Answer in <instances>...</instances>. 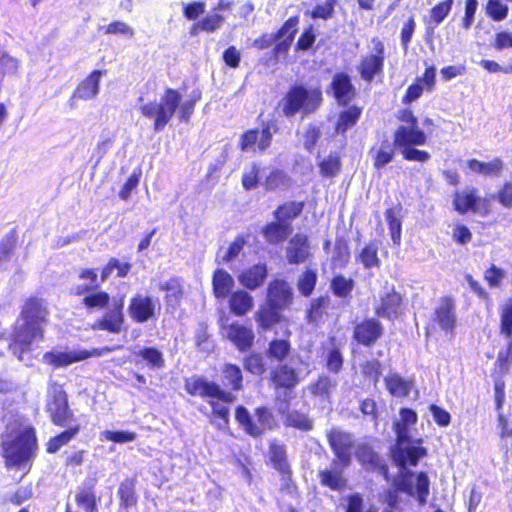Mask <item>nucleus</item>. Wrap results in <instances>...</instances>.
Here are the masks:
<instances>
[{"label": "nucleus", "mask_w": 512, "mask_h": 512, "mask_svg": "<svg viewBox=\"0 0 512 512\" xmlns=\"http://www.w3.org/2000/svg\"><path fill=\"white\" fill-rule=\"evenodd\" d=\"M310 243L307 235L294 234L288 241L285 257L290 265H300L311 258Z\"/></svg>", "instance_id": "obj_27"}, {"label": "nucleus", "mask_w": 512, "mask_h": 512, "mask_svg": "<svg viewBox=\"0 0 512 512\" xmlns=\"http://www.w3.org/2000/svg\"><path fill=\"white\" fill-rule=\"evenodd\" d=\"M242 364L246 372L254 376H262L267 371L265 360L261 353L253 351L245 355Z\"/></svg>", "instance_id": "obj_56"}, {"label": "nucleus", "mask_w": 512, "mask_h": 512, "mask_svg": "<svg viewBox=\"0 0 512 512\" xmlns=\"http://www.w3.org/2000/svg\"><path fill=\"white\" fill-rule=\"evenodd\" d=\"M323 102V92L320 85L306 86L304 84L291 85L280 102L282 114L292 118L301 113L307 116L315 113Z\"/></svg>", "instance_id": "obj_5"}, {"label": "nucleus", "mask_w": 512, "mask_h": 512, "mask_svg": "<svg viewBox=\"0 0 512 512\" xmlns=\"http://www.w3.org/2000/svg\"><path fill=\"white\" fill-rule=\"evenodd\" d=\"M427 456V449L423 446V439H412L411 436H399L395 438L391 457L400 469L408 466H417L420 459Z\"/></svg>", "instance_id": "obj_11"}, {"label": "nucleus", "mask_w": 512, "mask_h": 512, "mask_svg": "<svg viewBox=\"0 0 512 512\" xmlns=\"http://www.w3.org/2000/svg\"><path fill=\"white\" fill-rule=\"evenodd\" d=\"M2 440V450L7 467H25L32 452V430L30 427L10 428Z\"/></svg>", "instance_id": "obj_6"}, {"label": "nucleus", "mask_w": 512, "mask_h": 512, "mask_svg": "<svg viewBox=\"0 0 512 512\" xmlns=\"http://www.w3.org/2000/svg\"><path fill=\"white\" fill-rule=\"evenodd\" d=\"M93 330L119 334L125 330L124 298L115 299L112 305L92 325Z\"/></svg>", "instance_id": "obj_19"}, {"label": "nucleus", "mask_w": 512, "mask_h": 512, "mask_svg": "<svg viewBox=\"0 0 512 512\" xmlns=\"http://www.w3.org/2000/svg\"><path fill=\"white\" fill-rule=\"evenodd\" d=\"M329 87L334 99L342 106H347L357 96V91L351 77L345 72L334 74Z\"/></svg>", "instance_id": "obj_28"}, {"label": "nucleus", "mask_w": 512, "mask_h": 512, "mask_svg": "<svg viewBox=\"0 0 512 512\" xmlns=\"http://www.w3.org/2000/svg\"><path fill=\"white\" fill-rule=\"evenodd\" d=\"M293 232V226L274 219L261 228V235L268 245L278 246L284 243Z\"/></svg>", "instance_id": "obj_30"}, {"label": "nucleus", "mask_w": 512, "mask_h": 512, "mask_svg": "<svg viewBox=\"0 0 512 512\" xmlns=\"http://www.w3.org/2000/svg\"><path fill=\"white\" fill-rule=\"evenodd\" d=\"M273 133L269 123H264L261 130L251 128L244 131L238 141L241 151L265 152L272 144Z\"/></svg>", "instance_id": "obj_21"}, {"label": "nucleus", "mask_w": 512, "mask_h": 512, "mask_svg": "<svg viewBox=\"0 0 512 512\" xmlns=\"http://www.w3.org/2000/svg\"><path fill=\"white\" fill-rule=\"evenodd\" d=\"M304 207V201H286L279 204L273 211L272 215L274 219L292 226L293 221L302 214Z\"/></svg>", "instance_id": "obj_43"}, {"label": "nucleus", "mask_w": 512, "mask_h": 512, "mask_svg": "<svg viewBox=\"0 0 512 512\" xmlns=\"http://www.w3.org/2000/svg\"><path fill=\"white\" fill-rule=\"evenodd\" d=\"M453 3L454 0H443L438 2L430 9L427 23L431 25L432 28H436L440 25L451 12Z\"/></svg>", "instance_id": "obj_58"}, {"label": "nucleus", "mask_w": 512, "mask_h": 512, "mask_svg": "<svg viewBox=\"0 0 512 512\" xmlns=\"http://www.w3.org/2000/svg\"><path fill=\"white\" fill-rule=\"evenodd\" d=\"M433 321L446 333L453 334L457 317L455 300L452 296L445 295L440 298L433 312Z\"/></svg>", "instance_id": "obj_26"}, {"label": "nucleus", "mask_w": 512, "mask_h": 512, "mask_svg": "<svg viewBox=\"0 0 512 512\" xmlns=\"http://www.w3.org/2000/svg\"><path fill=\"white\" fill-rule=\"evenodd\" d=\"M290 334V332H286L285 338H273L268 342L265 349L267 359L278 365L284 364L292 352V343L289 340Z\"/></svg>", "instance_id": "obj_36"}, {"label": "nucleus", "mask_w": 512, "mask_h": 512, "mask_svg": "<svg viewBox=\"0 0 512 512\" xmlns=\"http://www.w3.org/2000/svg\"><path fill=\"white\" fill-rule=\"evenodd\" d=\"M268 459L271 467L281 474L285 481L286 488L295 489V485L292 483V469L288 460L285 444L276 439L269 441Z\"/></svg>", "instance_id": "obj_24"}, {"label": "nucleus", "mask_w": 512, "mask_h": 512, "mask_svg": "<svg viewBox=\"0 0 512 512\" xmlns=\"http://www.w3.org/2000/svg\"><path fill=\"white\" fill-rule=\"evenodd\" d=\"M104 71L93 70L84 79H82L75 87L72 98L79 100H91L99 93L100 80Z\"/></svg>", "instance_id": "obj_31"}, {"label": "nucleus", "mask_w": 512, "mask_h": 512, "mask_svg": "<svg viewBox=\"0 0 512 512\" xmlns=\"http://www.w3.org/2000/svg\"><path fill=\"white\" fill-rule=\"evenodd\" d=\"M413 473L406 471L402 473L395 484L396 490L409 496L415 497L419 505H425L430 494V480L426 472L420 471L415 474V485L410 478Z\"/></svg>", "instance_id": "obj_17"}, {"label": "nucleus", "mask_w": 512, "mask_h": 512, "mask_svg": "<svg viewBox=\"0 0 512 512\" xmlns=\"http://www.w3.org/2000/svg\"><path fill=\"white\" fill-rule=\"evenodd\" d=\"M294 299L292 285L285 278L273 277L267 284L264 303L254 314L258 331L265 333L287 322L283 312L291 308Z\"/></svg>", "instance_id": "obj_3"}, {"label": "nucleus", "mask_w": 512, "mask_h": 512, "mask_svg": "<svg viewBox=\"0 0 512 512\" xmlns=\"http://www.w3.org/2000/svg\"><path fill=\"white\" fill-rule=\"evenodd\" d=\"M221 379L228 392H238L244 387V376L241 368L235 363H225L221 367Z\"/></svg>", "instance_id": "obj_45"}, {"label": "nucleus", "mask_w": 512, "mask_h": 512, "mask_svg": "<svg viewBox=\"0 0 512 512\" xmlns=\"http://www.w3.org/2000/svg\"><path fill=\"white\" fill-rule=\"evenodd\" d=\"M268 277V267L265 263H256L244 269L238 275L240 284L250 290L254 291L260 288Z\"/></svg>", "instance_id": "obj_32"}, {"label": "nucleus", "mask_w": 512, "mask_h": 512, "mask_svg": "<svg viewBox=\"0 0 512 512\" xmlns=\"http://www.w3.org/2000/svg\"><path fill=\"white\" fill-rule=\"evenodd\" d=\"M326 438L335 456L334 462H339L342 468L350 466L352 461L351 450L354 447L353 435L350 432L333 427L326 432Z\"/></svg>", "instance_id": "obj_15"}, {"label": "nucleus", "mask_w": 512, "mask_h": 512, "mask_svg": "<svg viewBox=\"0 0 512 512\" xmlns=\"http://www.w3.org/2000/svg\"><path fill=\"white\" fill-rule=\"evenodd\" d=\"M336 387V379L326 374H320L308 385V391L312 396L320 399L321 401L330 403Z\"/></svg>", "instance_id": "obj_40"}, {"label": "nucleus", "mask_w": 512, "mask_h": 512, "mask_svg": "<svg viewBox=\"0 0 512 512\" xmlns=\"http://www.w3.org/2000/svg\"><path fill=\"white\" fill-rule=\"evenodd\" d=\"M79 279L88 280L89 284L77 285L73 294L76 296L84 295L82 304L88 310H101L106 308L110 301L111 296L105 290H97L99 287L98 275L93 268H83L80 270Z\"/></svg>", "instance_id": "obj_9"}, {"label": "nucleus", "mask_w": 512, "mask_h": 512, "mask_svg": "<svg viewBox=\"0 0 512 512\" xmlns=\"http://www.w3.org/2000/svg\"><path fill=\"white\" fill-rule=\"evenodd\" d=\"M201 95H192L182 102V95L175 88L166 87L160 97V101L147 102L139 107L140 113L153 121V131L160 132L165 129L175 113L180 122L188 123L195 111V105Z\"/></svg>", "instance_id": "obj_2"}, {"label": "nucleus", "mask_w": 512, "mask_h": 512, "mask_svg": "<svg viewBox=\"0 0 512 512\" xmlns=\"http://www.w3.org/2000/svg\"><path fill=\"white\" fill-rule=\"evenodd\" d=\"M317 476L320 484L331 490L340 491L347 485L341 469H323L318 471Z\"/></svg>", "instance_id": "obj_50"}, {"label": "nucleus", "mask_w": 512, "mask_h": 512, "mask_svg": "<svg viewBox=\"0 0 512 512\" xmlns=\"http://www.w3.org/2000/svg\"><path fill=\"white\" fill-rule=\"evenodd\" d=\"M137 355L147 363L150 369H162L165 366L162 353L155 347H144Z\"/></svg>", "instance_id": "obj_61"}, {"label": "nucleus", "mask_w": 512, "mask_h": 512, "mask_svg": "<svg viewBox=\"0 0 512 512\" xmlns=\"http://www.w3.org/2000/svg\"><path fill=\"white\" fill-rule=\"evenodd\" d=\"M373 54L365 55L361 58L357 72L362 80L367 83L374 81L375 77H382L384 73L385 47L381 40L373 39Z\"/></svg>", "instance_id": "obj_13"}, {"label": "nucleus", "mask_w": 512, "mask_h": 512, "mask_svg": "<svg viewBox=\"0 0 512 512\" xmlns=\"http://www.w3.org/2000/svg\"><path fill=\"white\" fill-rule=\"evenodd\" d=\"M45 410L52 424L65 427L75 422V415L69 406V397L62 384L50 381L47 389Z\"/></svg>", "instance_id": "obj_8"}, {"label": "nucleus", "mask_w": 512, "mask_h": 512, "mask_svg": "<svg viewBox=\"0 0 512 512\" xmlns=\"http://www.w3.org/2000/svg\"><path fill=\"white\" fill-rule=\"evenodd\" d=\"M404 296L398 292L394 285L384 287L379 296V303L375 307V315L387 320H396L404 312Z\"/></svg>", "instance_id": "obj_18"}, {"label": "nucleus", "mask_w": 512, "mask_h": 512, "mask_svg": "<svg viewBox=\"0 0 512 512\" xmlns=\"http://www.w3.org/2000/svg\"><path fill=\"white\" fill-rule=\"evenodd\" d=\"M329 304L330 299L327 295L312 299L305 310L306 322L315 326L323 323L328 316Z\"/></svg>", "instance_id": "obj_41"}, {"label": "nucleus", "mask_w": 512, "mask_h": 512, "mask_svg": "<svg viewBox=\"0 0 512 512\" xmlns=\"http://www.w3.org/2000/svg\"><path fill=\"white\" fill-rule=\"evenodd\" d=\"M289 175L282 169H272L266 176L264 186L266 190L274 191L290 184Z\"/></svg>", "instance_id": "obj_60"}, {"label": "nucleus", "mask_w": 512, "mask_h": 512, "mask_svg": "<svg viewBox=\"0 0 512 512\" xmlns=\"http://www.w3.org/2000/svg\"><path fill=\"white\" fill-rule=\"evenodd\" d=\"M499 334L512 341V298L507 299L499 308Z\"/></svg>", "instance_id": "obj_53"}, {"label": "nucleus", "mask_w": 512, "mask_h": 512, "mask_svg": "<svg viewBox=\"0 0 512 512\" xmlns=\"http://www.w3.org/2000/svg\"><path fill=\"white\" fill-rule=\"evenodd\" d=\"M402 210L401 204L398 203L396 207L388 208L385 213V220L387 222L390 236L394 244L399 245L401 241L402 223L400 219V212Z\"/></svg>", "instance_id": "obj_51"}, {"label": "nucleus", "mask_w": 512, "mask_h": 512, "mask_svg": "<svg viewBox=\"0 0 512 512\" xmlns=\"http://www.w3.org/2000/svg\"><path fill=\"white\" fill-rule=\"evenodd\" d=\"M351 259L349 239L343 236L336 237L331 257V268L342 269L347 267Z\"/></svg>", "instance_id": "obj_46"}, {"label": "nucleus", "mask_w": 512, "mask_h": 512, "mask_svg": "<svg viewBox=\"0 0 512 512\" xmlns=\"http://www.w3.org/2000/svg\"><path fill=\"white\" fill-rule=\"evenodd\" d=\"M299 25V16L294 15L289 17L281 27L274 33L275 38L278 40L274 47V52L278 53H286L288 52L293 40L294 36L298 30Z\"/></svg>", "instance_id": "obj_34"}, {"label": "nucleus", "mask_w": 512, "mask_h": 512, "mask_svg": "<svg viewBox=\"0 0 512 512\" xmlns=\"http://www.w3.org/2000/svg\"><path fill=\"white\" fill-rule=\"evenodd\" d=\"M362 112L363 108L358 105H350L339 111L337 120L334 123V133L336 135L345 136L349 130L358 124Z\"/></svg>", "instance_id": "obj_35"}, {"label": "nucleus", "mask_w": 512, "mask_h": 512, "mask_svg": "<svg viewBox=\"0 0 512 512\" xmlns=\"http://www.w3.org/2000/svg\"><path fill=\"white\" fill-rule=\"evenodd\" d=\"M136 485L137 479L135 477H127L119 483L117 498L120 510L128 511L138 507L139 495Z\"/></svg>", "instance_id": "obj_33"}, {"label": "nucleus", "mask_w": 512, "mask_h": 512, "mask_svg": "<svg viewBox=\"0 0 512 512\" xmlns=\"http://www.w3.org/2000/svg\"><path fill=\"white\" fill-rule=\"evenodd\" d=\"M322 178H335L341 173L342 160L337 152H331L317 163Z\"/></svg>", "instance_id": "obj_48"}, {"label": "nucleus", "mask_w": 512, "mask_h": 512, "mask_svg": "<svg viewBox=\"0 0 512 512\" xmlns=\"http://www.w3.org/2000/svg\"><path fill=\"white\" fill-rule=\"evenodd\" d=\"M384 381L388 392L397 398L407 397L414 385L412 379H405L396 373L389 374Z\"/></svg>", "instance_id": "obj_47"}, {"label": "nucleus", "mask_w": 512, "mask_h": 512, "mask_svg": "<svg viewBox=\"0 0 512 512\" xmlns=\"http://www.w3.org/2000/svg\"><path fill=\"white\" fill-rule=\"evenodd\" d=\"M31 339H32V309L27 303L23 308V311L15 323L14 328V339L10 348L18 359L30 366L32 361V350H31Z\"/></svg>", "instance_id": "obj_10"}, {"label": "nucleus", "mask_w": 512, "mask_h": 512, "mask_svg": "<svg viewBox=\"0 0 512 512\" xmlns=\"http://www.w3.org/2000/svg\"><path fill=\"white\" fill-rule=\"evenodd\" d=\"M355 458L366 472H378L385 480L389 479V467L386 461L371 444H358L355 449Z\"/></svg>", "instance_id": "obj_23"}, {"label": "nucleus", "mask_w": 512, "mask_h": 512, "mask_svg": "<svg viewBox=\"0 0 512 512\" xmlns=\"http://www.w3.org/2000/svg\"><path fill=\"white\" fill-rule=\"evenodd\" d=\"M485 12L489 18L499 22L507 17L509 8L506 4H503L501 0H488L485 6Z\"/></svg>", "instance_id": "obj_63"}, {"label": "nucleus", "mask_w": 512, "mask_h": 512, "mask_svg": "<svg viewBox=\"0 0 512 512\" xmlns=\"http://www.w3.org/2000/svg\"><path fill=\"white\" fill-rule=\"evenodd\" d=\"M184 389L190 396H200L207 399L211 407L212 423L218 428H227L230 421V410L227 406L219 405L218 402L232 403L235 396L221 388L213 381H207L202 377H190L185 379Z\"/></svg>", "instance_id": "obj_4"}, {"label": "nucleus", "mask_w": 512, "mask_h": 512, "mask_svg": "<svg viewBox=\"0 0 512 512\" xmlns=\"http://www.w3.org/2000/svg\"><path fill=\"white\" fill-rule=\"evenodd\" d=\"M159 309L157 300L153 296L136 293L129 299L127 312L134 323L142 324L155 320Z\"/></svg>", "instance_id": "obj_14"}, {"label": "nucleus", "mask_w": 512, "mask_h": 512, "mask_svg": "<svg viewBox=\"0 0 512 512\" xmlns=\"http://www.w3.org/2000/svg\"><path fill=\"white\" fill-rule=\"evenodd\" d=\"M233 277L224 269L218 268L212 275V293L218 300L228 298L234 291Z\"/></svg>", "instance_id": "obj_42"}, {"label": "nucleus", "mask_w": 512, "mask_h": 512, "mask_svg": "<svg viewBox=\"0 0 512 512\" xmlns=\"http://www.w3.org/2000/svg\"><path fill=\"white\" fill-rule=\"evenodd\" d=\"M481 201L482 199L479 196L478 189L470 187L463 191H455L452 204L455 211L464 215L468 212L477 213Z\"/></svg>", "instance_id": "obj_29"}, {"label": "nucleus", "mask_w": 512, "mask_h": 512, "mask_svg": "<svg viewBox=\"0 0 512 512\" xmlns=\"http://www.w3.org/2000/svg\"><path fill=\"white\" fill-rule=\"evenodd\" d=\"M435 85L436 68L433 65H430L425 68L421 76L416 77L414 82L407 87L401 98L402 104L409 105L413 103L422 96L424 89L431 92L435 89Z\"/></svg>", "instance_id": "obj_25"}, {"label": "nucleus", "mask_w": 512, "mask_h": 512, "mask_svg": "<svg viewBox=\"0 0 512 512\" xmlns=\"http://www.w3.org/2000/svg\"><path fill=\"white\" fill-rule=\"evenodd\" d=\"M301 380L297 368L287 363L279 364L269 372L268 381L272 388L278 392L292 393Z\"/></svg>", "instance_id": "obj_22"}, {"label": "nucleus", "mask_w": 512, "mask_h": 512, "mask_svg": "<svg viewBox=\"0 0 512 512\" xmlns=\"http://www.w3.org/2000/svg\"><path fill=\"white\" fill-rule=\"evenodd\" d=\"M318 282V274L315 269L306 268L298 276L296 281V287L299 294L305 298L310 297Z\"/></svg>", "instance_id": "obj_52"}, {"label": "nucleus", "mask_w": 512, "mask_h": 512, "mask_svg": "<svg viewBox=\"0 0 512 512\" xmlns=\"http://www.w3.org/2000/svg\"><path fill=\"white\" fill-rule=\"evenodd\" d=\"M385 328L376 317H364L352 328V341L359 347L372 348L383 337Z\"/></svg>", "instance_id": "obj_12"}, {"label": "nucleus", "mask_w": 512, "mask_h": 512, "mask_svg": "<svg viewBox=\"0 0 512 512\" xmlns=\"http://www.w3.org/2000/svg\"><path fill=\"white\" fill-rule=\"evenodd\" d=\"M494 366V370L500 377L510 372L512 367V341H507L505 348L498 352Z\"/></svg>", "instance_id": "obj_59"}, {"label": "nucleus", "mask_w": 512, "mask_h": 512, "mask_svg": "<svg viewBox=\"0 0 512 512\" xmlns=\"http://www.w3.org/2000/svg\"><path fill=\"white\" fill-rule=\"evenodd\" d=\"M355 259L364 269L380 268L379 243L377 240L367 242L355 255Z\"/></svg>", "instance_id": "obj_44"}, {"label": "nucleus", "mask_w": 512, "mask_h": 512, "mask_svg": "<svg viewBox=\"0 0 512 512\" xmlns=\"http://www.w3.org/2000/svg\"><path fill=\"white\" fill-rule=\"evenodd\" d=\"M400 419L393 423V430L396 437L410 436L409 426L415 425L418 421L417 413L411 408H401L399 411Z\"/></svg>", "instance_id": "obj_55"}, {"label": "nucleus", "mask_w": 512, "mask_h": 512, "mask_svg": "<svg viewBox=\"0 0 512 512\" xmlns=\"http://www.w3.org/2000/svg\"><path fill=\"white\" fill-rule=\"evenodd\" d=\"M142 171L140 168L135 169L121 186L118 196L122 200H128L132 192L137 188L140 182Z\"/></svg>", "instance_id": "obj_64"}, {"label": "nucleus", "mask_w": 512, "mask_h": 512, "mask_svg": "<svg viewBox=\"0 0 512 512\" xmlns=\"http://www.w3.org/2000/svg\"><path fill=\"white\" fill-rule=\"evenodd\" d=\"M96 479H90L81 487L75 496L76 505L85 512H98L100 498L96 495Z\"/></svg>", "instance_id": "obj_39"}, {"label": "nucleus", "mask_w": 512, "mask_h": 512, "mask_svg": "<svg viewBox=\"0 0 512 512\" xmlns=\"http://www.w3.org/2000/svg\"><path fill=\"white\" fill-rule=\"evenodd\" d=\"M160 290L166 291L165 300L169 302L174 300L179 302L183 295L182 286L179 277L173 276L168 281L160 285Z\"/></svg>", "instance_id": "obj_62"}, {"label": "nucleus", "mask_w": 512, "mask_h": 512, "mask_svg": "<svg viewBox=\"0 0 512 512\" xmlns=\"http://www.w3.org/2000/svg\"><path fill=\"white\" fill-rule=\"evenodd\" d=\"M224 22V17L220 14L213 13L207 15L201 20L194 22L190 27V34L196 36L201 32L212 33L219 29Z\"/></svg>", "instance_id": "obj_54"}, {"label": "nucleus", "mask_w": 512, "mask_h": 512, "mask_svg": "<svg viewBox=\"0 0 512 512\" xmlns=\"http://www.w3.org/2000/svg\"><path fill=\"white\" fill-rule=\"evenodd\" d=\"M355 287V282L352 278H346L342 274L333 276L330 281V289L332 293L338 298H349Z\"/></svg>", "instance_id": "obj_57"}, {"label": "nucleus", "mask_w": 512, "mask_h": 512, "mask_svg": "<svg viewBox=\"0 0 512 512\" xmlns=\"http://www.w3.org/2000/svg\"><path fill=\"white\" fill-rule=\"evenodd\" d=\"M112 348H94L92 350L74 351H48L44 353L42 361L52 368L66 367L73 363L84 361L91 357H99L104 353L111 352Z\"/></svg>", "instance_id": "obj_16"}, {"label": "nucleus", "mask_w": 512, "mask_h": 512, "mask_svg": "<svg viewBox=\"0 0 512 512\" xmlns=\"http://www.w3.org/2000/svg\"><path fill=\"white\" fill-rule=\"evenodd\" d=\"M400 125L393 132V143L385 138L380 146L371 147L369 154L373 160V167L376 170L383 169L394 161L396 150L406 161L426 163L431 159V154L426 150H420L418 146L428 143L429 136L433 135L437 128L435 121L425 116L422 119L423 128L418 126V118L410 108L400 109L396 114Z\"/></svg>", "instance_id": "obj_1"}, {"label": "nucleus", "mask_w": 512, "mask_h": 512, "mask_svg": "<svg viewBox=\"0 0 512 512\" xmlns=\"http://www.w3.org/2000/svg\"><path fill=\"white\" fill-rule=\"evenodd\" d=\"M227 299L230 313L237 317L246 316L254 307L253 296L244 289L235 290Z\"/></svg>", "instance_id": "obj_38"}, {"label": "nucleus", "mask_w": 512, "mask_h": 512, "mask_svg": "<svg viewBox=\"0 0 512 512\" xmlns=\"http://www.w3.org/2000/svg\"><path fill=\"white\" fill-rule=\"evenodd\" d=\"M65 427L66 429L50 437L46 442L45 450L48 454L57 453L62 447L68 445L73 439H75L81 431V425L76 422L73 424L70 423Z\"/></svg>", "instance_id": "obj_37"}, {"label": "nucleus", "mask_w": 512, "mask_h": 512, "mask_svg": "<svg viewBox=\"0 0 512 512\" xmlns=\"http://www.w3.org/2000/svg\"><path fill=\"white\" fill-rule=\"evenodd\" d=\"M225 338L240 352H250L255 344V333L250 326L233 321L221 325Z\"/></svg>", "instance_id": "obj_20"}, {"label": "nucleus", "mask_w": 512, "mask_h": 512, "mask_svg": "<svg viewBox=\"0 0 512 512\" xmlns=\"http://www.w3.org/2000/svg\"><path fill=\"white\" fill-rule=\"evenodd\" d=\"M284 425L301 432H309L313 429L314 422L307 413L300 410H290L284 415Z\"/></svg>", "instance_id": "obj_49"}, {"label": "nucleus", "mask_w": 512, "mask_h": 512, "mask_svg": "<svg viewBox=\"0 0 512 512\" xmlns=\"http://www.w3.org/2000/svg\"><path fill=\"white\" fill-rule=\"evenodd\" d=\"M235 420L245 434L253 438H261L267 431L277 427V420L268 406H258L253 415L242 405L235 408Z\"/></svg>", "instance_id": "obj_7"}]
</instances>
